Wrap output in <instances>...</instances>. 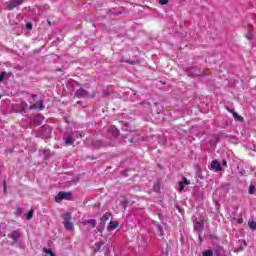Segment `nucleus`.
Listing matches in <instances>:
<instances>
[{
    "label": "nucleus",
    "mask_w": 256,
    "mask_h": 256,
    "mask_svg": "<svg viewBox=\"0 0 256 256\" xmlns=\"http://www.w3.org/2000/svg\"><path fill=\"white\" fill-rule=\"evenodd\" d=\"M157 229L158 233H160V236L163 237V227L161 225H158Z\"/></svg>",
    "instance_id": "21"
},
{
    "label": "nucleus",
    "mask_w": 256,
    "mask_h": 256,
    "mask_svg": "<svg viewBox=\"0 0 256 256\" xmlns=\"http://www.w3.org/2000/svg\"><path fill=\"white\" fill-rule=\"evenodd\" d=\"M97 230L99 233H103V227H98Z\"/></svg>",
    "instance_id": "28"
},
{
    "label": "nucleus",
    "mask_w": 256,
    "mask_h": 256,
    "mask_svg": "<svg viewBox=\"0 0 256 256\" xmlns=\"http://www.w3.org/2000/svg\"><path fill=\"white\" fill-rule=\"evenodd\" d=\"M202 256H213V250H205L202 252Z\"/></svg>",
    "instance_id": "18"
},
{
    "label": "nucleus",
    "mask_w": 256,
    "mask_h": 256,
    "mask_svg": "<svg viewBox=\"0 0 256 256\" xmlns=\"http://www.w3.org/2000/svg\"><path fill=\"white\" fill-rule=\"evenodd\" d=\"M64 141L65 145H73V143H75V139L73 138L72 134H65Z\"/></svg>",
    "instance_id": "5"
},
{
    "label": "nucleus",
    "mask_w": 256,
    "mask_h": 256,
    "mask_svg": "<svg viewBox=\"0 0 256 256\" xmlns=\"http://www.w3.org/2000/svg\"><path fill=\"white\" fill-rule=\"evenodd\" d=\"M26 29L31 31V29H33V24H31V22L26 23Z\"/></svg>",
    "instance_id": "22"
},
{
    "label": "nucleus",
    "mask_w": 256,
    "mask_h": 256,
    "mask_svg": "<svg viewBox=\"0 0 256 256\" xmlns=\"http://www.w3.org/2000/svg\"><path fill=\"white\" fill-rule=\"evenodd\" d=\"M19 237H21V232H19V231L12 232L11 239H13V241L15 243H17V241H19Z\"/></svg>",
    "instance_id": "10"
},
{
    "label": "nucleus",
    "mask_w": 256,
    "mask_h": 256,
    "mask_svg": "<svg viewBox=\"0 0 256 256\" xmlns=\"http://www.w3.org/2000/svg\"><path fill=\"white\" fill-rule=\"evenodd\" d=\"M76 137H83L81 134L76 133Z\"/></svg>",
    "instance_id": "32"
},
{
    "label": "nucleus",
    "mask_w": 256,
    "mask_h": 256,
    "mask_svg": "<svg viewBox=\"0 0 256 256\" xmlns=\"http://www.w3.org/2000/svg\"><path fill=\"white\" fill-rule=\"evenodd\" d=\"M248 227H249L252 231H256V221H255V220H249V221H248Z\"/></svg>",
    "instance_id": "13"
},
{
    "label": "nucleus",
    "mask_w": 256,
    "mask_h": 256,
    "mask_svg": "<svg viewBox=\"0 0 256 256\" xmlns=\"http://www.w3.org/2000/svg\"><path fill=\"white\" fill-rule=\"evenodd\" d=\"M72 85H77V83L75 81H72Z\"/></svg>",
    "instance_id": "33"
},
{
    "label": "nucleus",
    "mask_w": 256,
    "mask_h": 256,
    "mask_svg": "<svg viewBox=\"0 0 256 256\" xmlns=\"http://www.w3.org/2000/svg\"><path fill=\"white\" fill-rule=\"evenodd\" d=\"M125 207H127V200L125 198H122L120 200V208L125 209Z\"/></svg>",
    "instance_id": "17"
},
{
    "label": "nucleus",
    "mask_w": 256,
    "mask_h": 256,
    "mask_svg": "<svg viewBox=\"0 0 256 256\" xmlns=\"http://www.w3.org/2000/svg\"><path fill=\"white\" fill-rule=\"evenodd\" d=\"M4 191H7V185L4 184Z\"/></svg>",
    "instance_id": "31"
},
{
    "label": "nucleus",
    "mask_w": 256,
    "mask_h": 256,
    "mask_svg": "<svg viewBox=\"0 0 256 256\" xmlns=\"http://www.w3.org/2000/svg\"><path fill=\"white\" fill-rule=\"evenodd\" d=\"M199 239H200V241H201V236H199Z\"/></svg>",
    "instance_id": "35"
},
{
    "label": "nucleus",
    "mask_w": 256,
    "mask_h": 256,
    "mask_svg": "<svg viewBox=\"0 0 256 256\" xmlns=\"http://www.w3.org/2000/svg\"><path fill=\"white\" fill-rule=\"evenodd\" d=\"M29 109H40V111H43V109H45V106H43V101H39L38 103L31 105Z\"/></svg>",
    "instance_id": "7"
},
{
    "label": "nucleus",
    "mask_w": 256,
    "mask_h": 256,
    "mask_svg": "<svg viewBox=\"0 0 256 256\" xmlns=\"http://www.w3.org/2000/svg\"><path fill=\"white\" fill-rule=\"evenodd\" d=\"M63 219V225L66 231H75V226L73 225V222H71V213L65 212L62 214Z\"/></svg>",
    "instance_id": "2"
},
{
    "label": "nucleus",
    "mask_w": 256,
    "mask_h": 256,
    "mask_svg": "<svg viewBox=\"0 0 256 256\" xmlns=\"http://www.w3.org/2000/svg\"><path fill=\"white\" fill-rule=\"evenodd\" d=\"M76 96L77 97H87V91H85V89H83V88H79L78 90H76Z\"/></svg>",
    "instance_id": "11"
},
{
    "label": "nucleus",
    "mask_w": 256,
    "mask_h": 256,
    "mask_svg": "<svg viewBox=\"0 0 256 256\" xmlns=\"http://www.w3.org/2000/svg\"><path fill=\"white\" fill-rule=\"evenodd\" d=\"M43 251L46 253V255L55 256V253H53L51 249L44 248Z\"/></svg>",
    "instance_id": "20"
},
{
    "label": "nucleus",
    "mask_w": 256,
    "mask_h": 256,
    "mask_svg": "<svg viewBox=\"0 0 256 256\" xmlns=\"http://www.w3.org/2000/svg\"><path fill=\"white\" fill-rule=\"evenodd\" d=\"M84 225H92V227H95V225H97V221H95L94 219H90V220H85L83 222Z\"/></svg>",
    "instance_id": "15"
},
{
    "label": "nucleus",
    "mask_w": 256,
    "mask_h": 256,
    "mask_svg": "<svg viewBox=\"0 0 256 256\" xmlns=\"http://www.w3.org/2000/svg\"><path fill=\"white\" fill-rule=\"evenodd\" d=\"M117 227H119V222L111 221L108 225V231H114V229H117Z\"/></svg>",
    "instance_id": "9"
},
{
    "label": "nucleus",
    "mask_w": 256,
    "mask_h": 256,
    "mask_svg": "<svg viewBox=\"0 0 256 256\" xmlns=\"http://www.w3.org/2000/svg\"><path fill=\"white\" fill-rule=\"evenodd\" d=\"M194 230L196 233H202L203 229H205V216L198 215L192 217Z\"/></svg>",
    "instance_id": "1"
},
{
    "label": "nucleus",
    "mask_w": 256,
    "mask_h": 256,
    "mask_svg": "<svg viewBox=\"0 0 256 256\" xmlns=\"http://www.w3.org/2000/svg\"><path fill=\"white\" fill-rule=\"evenodd\" d=\"M71 192H59L57 196L55 197L56 203H61L63 199H66L67 201L71 200Z\"/></svg>",
    "instance_id": "3"
},
{
    "label": "nucleus",
    "mask_w": 256,
    "mask_h": 256,
    "mask_svg": "<svg viewBox=\"0 0 256 256\" xmlns=\"http://www.w3.org/2000/svg\"><path fill=\"white\" fill-rule=\"evenodd\" d=\"M160 5H168L169 0H159Z\"/></svg>",
    "instance_id": "23"
},
{
    "label": "nucleus",
    "mask_w": 256,
    "mask_h": 256,
    "mask_svg": "<svg viewBox=\"0 0 256 256\" xmlns=\"http://www.w3.org/2000/svg\"><path fill=\"white\" fill-rule=\"evenodd\" d=\"M23 1L25 0H14L7 3V10L13 11L15 7H19L20 5H23Z\"/></svg>",
    "instance_id": "4"
},
{
    "label": "nucleus",
    "mask_w": 256,
    "mask_h": 256,
    "mask_svg": "<svg viewBox=\"0 0 256 256\" xmlns=\"http://www.w3.org/2000/svg\"><path fill=\"white\" fill-rule=\"evenodd\" d=\"M47 24L49 25V27H51V22H50V20H47Z\"/></svg>",
    "instance_id": "30"
},
{
    "label": "nucleus",
    "mask_w": 256,
    "mask_h": 256,
    "mask_svg": "<svg viewBox=\"0 0 256 256\" xmlns=\"http://www.w3.org/2000/svg\"><path fill=\"white\" fill-rule=\"evenodd\" d=\"M186 185H189V182L187 181V178H184V180L179 183V191H183Z\"/></svg>",
    "instance_id": "12"
},
{
    "label": "nucleus",
    "mask_w": 256,
    "mask_h": 256,
    "mask_svg": "<svg viewBox=\"0 0 256 256\" xmlns=\"http://www.w3.org/2000/svg\"><path fill=\"white\" fill-rule=\"evenodd\" d=\"M159 219H161V214H158Z\"/></svg>",
    "instance_id": "34"
},
{
    "label": "nucleus",
    "mask_w": 256,
    "mask_h": 256,
    "mask_svg": "<svg viewBox=\"0 0 256 256\" xmlns=\"http://www.w3.org/2000/svg\"><path fill=\"white\" fill-rule=\"evenodd\" d=\"M234 221L238 223V225H241V223H243V218L234 219Z\"/></svg>",
    "instance_id": "25"
},
{
    "label": "nucleus",
    "mask_w": 256,
    "mask_h": 256,
    "mask_svg": "<svg viewBox=\"0 0 256 256\" xmlns=\"http://www.w3.org/2000/svg\"><path fill=\"white\" fill-rule=\"evenodd\" d=\"M112 131H114V135H119V129L115 128V126L112 127Z\"/></svg>",
    "instance_id": "24"
},
{
    "label": "nucleus",
    "mask_w": 256,
    "mask_h": 256,
    "mask_svg": "<svg viewBox=\"0 0 256 256\" xmlns=\"http://www.w3.org/2000/svg\"><path fill=\"white\" fill-rule=\"evenodd\" d=\"M33 213H34V211H33V209L32 210H30L27 214H26V219L29 221V220H31V219H33Z\"/></svg>",
    "instance_id": "19"
},
{
    "label": "nucleus",
    "mask_w": 256,
    "mask_h": 256,
    "mask_svg": "<svg viewBox=\"0 0 256 256\" xmlns=\"http://www.w3.org/2000/svg\"><path fill=\"white\" fill-rule=\"evenodd\" d=\"M4 78H5V72H2L0 74V83H1V81H3Z\"/></svg>",
    "instance_id": "26"
},
{
    "label": "nucleus",
    "mask_w": 256,
    "mask_h": 256,
    "mask_svg": "<svg viewBox=\"0 0 256 256\" xmlns=\"http://www.w3.org/2000/svg\"><path fill=\"white\" fill-rule=\"evenodd\" d=\"M211 169L213 170V171H221L222 170V168H221V163H219V161H217V160H213L212 162H211Z\"/></svg>",
    "instance_id": "6"
},
{
    "label": "nucleus",
    "mask_w": 256,
    "mask_h": 256,
    "mask_svg": "<svg viewBox=\"0 0 256 256\" xmlns=\"http://www.w3.org/2000/svg\"><path fill=\"white\" fill-rule=\"evenodd\" d=\"M109 217H111L110 213H106L101 217V222L105 223L106 221H109Z\"/></svg>",
    "instance_id": "16"
},
{
    "label": "nucleus",
    "mask_w": 256,
    "mask_h": 256,
    "mask_svg": "<svg viewBox=\"0 0 256 256\" xmlns=\"http://www.w3.org/2000/svg\"><path fill=\"white\" fill-rule=\"evenodd\" d=\"M222 165H224L225 167H227V161H226V160H223V161H222Z\"/></svg>",
    "instance_id": "29"
},
{
    "label": "nucleus",
    "mask_w": 256,
    "mask_h": 256,
    "mask_svg": "<svg viewBox=\"0 0 256 256\" xmlns=\"http://www.w3.org/2000/svg\"><path fill=\"white\" fill-rule=\"evenodd\" d=\"M230 113H232L234 119H236V121H243V117L239 116L237 114V112H235L234 110H229Z\"/></svg>",
    "instance_id": "14"
},
{
    "label": "nucleus",
    "mask_w": 256,
    "mask_h": 256,
    "mask_svg": "<svg viewBox=\"0 0 256 256\" xmlns=\"http://www.w3.org/2000/svg\"><path fill=\"white\" fill-rule=\"evenodd\" d=\"M248 193L249 195H256V183L251 182L249 187H248Z\"/></svg>",
    "instance_id": "8"
},
{
    "label": "nucleus",
    "mask_w": 256,
    "mask_h": 256,
    "mask_svg": "<svg viewBox=\"0 0 256 256\" xmlns=\"http://www.w3.org/2000/svg\"><path fill=\"white\" fill-rule=\"evenodd\" d=\"M21 213H23V210H21V208H17V214L21 215Z\"/></svg>",
    "instance_id": "27"
}]
</instances>
